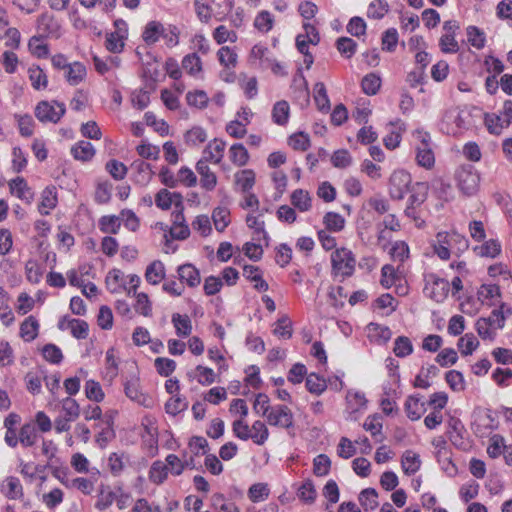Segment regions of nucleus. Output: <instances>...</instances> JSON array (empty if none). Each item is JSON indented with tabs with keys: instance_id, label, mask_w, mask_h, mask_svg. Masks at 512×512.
<instances>
[{
	"instance_id": "1",
	"label": "nucleus",
	"mask_w": 512,
	"mask_h": 512,
	"mask_svg": "<svg viewBox=\"0 0 512 512\" xmlns=\"http://www.w3.org/2000/svg\"><path fill=\"white\" fill-rule=\"evenodd\" d=\"M141 284V278L137 274L126 275L121 269L113 268L105 277L106 289L112 294L125 293L127 296L135 294Z\"/></svg>"
},
{
	"instance_id": "2",
	"label": "nucleus",
	"mask_w": 512,
	"mask_h": 512,
	"mask_svg": "<svg viewBox=\"0 0 512 512\" xmlns=\"http://www.w3.org/2000/svg\"><path fill=\"white\" fill-rule=\"evenodd\" d=\"M412 143L417 164L425 169H431L435 164V154L430 133L422 128L414 130Z\"/></svg>"
},
{
	"instance_id": "3",
	"label": "nucleus",
	"mask_w": 512,
	"mask_h": 512,
	"mask_svg": "<svg viewBox=\"0 0 512 512\" xmlns=\"http://www.w3.org/2000/svg\"><path fill=\"white\" fill-rule=\"evenodd\" d=\"M232 430L235 437L240 440H252L256 445H264L269 438V430L266 424L261 420H256L250 427L243 419H236L232 424Z\"/></svg>"
},
{
	"instance_id": "4",
	"label": "nucleus",
	"mask_w": 512,
	"mask_h": 512,
	"mask_svg": "<svg viewBox=\"0 0 512 512\" xmlns=\"http://www.w3.org/2000/svg\"><path fill=\"white\" fill-rule=\"evenodd\" d=\"M332 276L343 281L354 274L356 259L353 252L345 247L335 249L331 254Z\"/></svg>"
},
{
	"instance_id": "5",
	"label": "nucleus",
	"mask_w": 512,
	"mask_h": 512,
	"mask_svg": "<svg viewBox=\"0 0 512 512\" xmlns=\"http://www.w3.org/2000/svg\"><path fill=\"white\" fill-rule=\"evenodd\" d=\"M459 30L460 25L456 20H447L443 23L438 43L442 53L456 54L460 50V45L456 39Z\"/></svg>"
},
{
	"instance_id": "6",
	"label": "nucleus",
	"mask_w": 512,
	"mask_h": 512,
	"mask_svg": "<svg viewBox=\"0 0 512 512\" xmlns=\"http://www.w3.org/2000/svg\"><path fill=\"white\" fill-rule=\"evenodd\" d=\"M456 180L460 190L466 195L476 193L480 183V174L471 164L461 165L456 171Z\"/></svg>"
},
{
	"instance_id": "7",
	"label": "nucleus",
	"mask_w": 512,
	"mask_h": 512,
	"mask_svg": "<svg viewBox=\"0 0 512 512\" xmlns=\"http://www.w3.org/2000/svg\"><path fill=\"white\" fill-rule=\"evenodd\" d=\"M450 283L434 273L425 276L424 293L437 303H442L449 295Z\"/></svg>"
},
{
	"instance_id": "8",
	"label": "nucleus",
	"mask_w": 512,
	"mask_h": 512,
	"mask_svg": "<svg viewBox=\"0 0 512 512\" xmlns=\"http://www.w3.org/2000/svg\"><path fill=\"white\" fill-rule=\"evenodd\" d=\"M115 30L107 33L105 38V48L114 54L121 53L128 38V24L123 19L114 21Z\"/></svg>"
},
{
	"instance_id": "9",
	"label": "nucleus",
	"mask_w": 512,
	"mask_h": 512,
	"mask_svg": "<svg viewBox=\"0 0 512 512\" xmlns=\"http://www.w3.org/2000/svg\"><path fill=\"white\" fill-rule=\"evenodd\" d=\"M65 112V104L58 101H41L35 108V116L43 123H57Z\"/></svg>"
},
{
	"instance_id": "10",
	"label": "nucleus",
	"mask_w": 512,
	"mask_h": 512,
	"mask_svg": "<svg viewBox=\"0 0 512 512\" xmlns=\"http://www.w3.org/2000/svg\"><path fill=\"white\" fill-rule=\"evenodd\" d=\"M443 125H446L448 134L457 135L463 130L469 129L470 114L457 108L448 110L443 117Z\"/></svg>"
},
{
	"instance_id": "11",
	"label": "nucleus",
	"mask_w": 512,
	"mask_h": 512,
	"mask_svg": "<svg viewBox=\"0 0 512 512\" xmlns=\"http://www.w3.org/2000/svg\"><path fill=\"white\" fill-rule=\"evenodd\" d=\"M412 182L411 175L404 169L395 170L389 180V194L391 198L401 200L404 198Z\"/></svg>"
},
{
	"instance_id": "12",
	"label": "nucleus",
	"mask_w": 512,
	"mask_h": 512,
	"mask_svg": "<svg viewBox=\"0 0 512 512\" xmlns=\"http://www.w3.org/2000/svg\"><path fill=\"white\" fill-rule=\"evenodd\" d=\"M345 401V413L347 414V419L352 421L357 420L360 414L363 413L367 408L368 401L366 396L359 390H348L346 393Z\"/></svg>"
},
{
	"instance_id": "13",
	"label": "nucleus",
	"mask_w": 512,
	"mask_h": 512,
	"mask_svg": "<svg viewBox=\"0 0 512 512\" xmlns=\"http://www.w3.org/2000/svg\"><path fill=\"white\" fill-rule=\"evenodd\" d=\"M266 420L269 425L283 429H289L294 424V417L291 409L286 405L281 404L272 406Z\"/></svg>"
},
{
	"instance_id": "14",
	"label": "nucleus",
	"mask_w": 512,
	"mask_h": 512,
	"mask_svg": "<svg viewBox=\"0 0 512 512\" xmlns=\"http://www.w3.org/2000/svg\"><path fill=\"white\" fill-rule=\"evenodd\" d=\"M435 240L446 246L455 255L464 252L469 246L467 238L456 231L438 232Z\"/></svg>"
},
{
	"instance_id": "15",
	"label": "nucleus",
	"mask_w": 512,
	"mask_h": 512,
	"mask_svg": "<svg viewBox=\"0 0 512 512\" xmlns=\"http://www.w3.org/2000/svg\"><path fill=\"white\" fill-rule=\"evenodd\" d=\"M37 29L44 37L58 39L63 34L61 23L49 13H44L38 18Z\"/></svg>"
},
{
	"instance_id": "16",
	"label": "nucleus",
	"mask_w": 512,
	"mask_h": 512,
	"mask_svg": "<svg viewBox=\"0 0 512 512\" xmlns=\"http://www.w3.org/2000/svg\"><path fill=\"white\" fill-rule=\"evenodd\" d=\"M226 149V142L222 139L215 138L208 142L202 151V157L199 161H204V164L213 163L219 164Z\"/></svg>"
},
{
	"instance_id": "17",
	"label": "nucleus",
	"mask_w": 512,
	"mask_h": 512,
	"mask_svg": "<svg viewBox=\"0 0 512 512\" xmlns=\"http://www.w3.org/2000/svg\"><path fill=\"white\" fill-rule=\"evenodd\" d=\"M124 386V393L131 401L144 406L149 407V398L147 395L142 391L140 386V380L136 376H132L128 379H126L123 383Z\"/></svg>"
},
{
	"instance_id": "18",
	"label": "nucleus",
	"mask_w": 512,
	"mask_h": 512,
	"mask_svg": "<svg viewBox=\"0 0 512 512\" xmlns=\"http://www.w3.org/2000/svg\"><path fill=\"white\" fill-rule=\"evenodd\" d=\"M177 276L181 284L195 288L201 283L199 270L191 263H185L177 267Z\"/></svg>"
},
{
	"instance_id": "19",
	"label": "nucleus",
	"mask_w": 512,
	"mask_h": 512,
	"mask_svg": "<svg viewBox=\"0 0 512 512\" xmlns=\"http://www.w3.org/2000/svg\"><path fill=\"white\" fill-rule=\"evenodd\" d=\"M165 463L168 466L169 472L174 476L181 475L186 468H195L194 457L191 456L187 458L186 452L183 454V459L179 458L175 454H168L165 458Z\"/></svg>"
},
{
	"instance_id": "20",
	"label": "nucleus",
	"mask_w": 512,
	"mask_h": 512,
	"mask_svg": "<svg viewBox=\"0 0 512 512\" xmlns=\"http://www.w3.org/2000/svg\"><path fill=\"white\" fill-rule=\"evenodd\" d=\"M388 126L389 131L383 138V142L387 149L394 150L402 141V134L406 130V125L402 120L396 119L395 121H391Z\"/></svg>"
},
{
	"instance_id": "21",
	"label": "nucleus",
	"mask_w": 512,
	"mask_h": 512,
	"mask_svg": "<svg viewBox=\"0 0 512 512\" xmlns=\"http://www.w3.org/2000/svg\"><path fill=\"white\" fill-rule=\"evenodd\" d=\"M164 32L165 25L160 21L152 20L144 26L141 37L147 45L152 46L162 39Z\"/></svg>"
},
{
	"instance_id": "22",
	"label": "nucleus",
	"mask_w": 512,
	"mask_h": 512,
	"mask_svg": "<svg viewBox=\"0 0 512 512\" xmlns=\"http://www.w3.org/2000/svg\"><path fill=\"white\" fill-rule=\"evenodd\" d=\"M500 288L495 284H483L477 292V299L481 305L495 306L500 303Z\"/></svg>"
},
{
	"instance_id": "23",
	"label": "nucleus",
	"mask_w": 512,
	"mask_h": 512,
	"mask_svg": "<svg viewBox=\"0 0 512 512\" xmlns=\"http://www.w3.org/2000/svg\"><path fill=\"white\" fill-rule=\"evenodd\" d=\"M1 493L10 500H19L24 496L23 486L17 477H6L0 486Z\"/></svg>"
},
{
	"instance_id": "24",
	"label": "nucleus",
	"mask_w": 512,
	"mask_h": 512,
	"mask_svg": "<svg viewBox=\"0 0 512 512\" xmlns=\"http://www.w3.org/2000/svg\"><path fill=\"white\" fill-rule=\"evenodd\" d=\"M131 170L134 182L141 186H146L153 176L151 165L142 160L133 161Z\"/></svg>"
},
{
	"instance_id": "25",
	"label": "nucleus",
	"mask_w": 512,
	"mask_h": 512,
	"mask_svg": "<svg viewBox=\"0 0 512 512\" xmlns=\"http://www.w3.org/2000/svg\"><path fill=\"white\" fill-rule=\"evenodd\" d=\"M144 277L147 283L156 286L166 277L165 265L160 260L152 261L145 269Z\"/></svg>"
},
{
	"instance_id": "26",
	"label": "nucleus",
	"mask_w": 512,
	"mask_h": 512,
	"mask_svg": "<svg viewBox=\"0 0 512 512\" xmlns=\"http://www.w3.org/2000/svg\"><path fill=\"white\" fill-rule=\"evenodd\" d=\"M404 408L407 417L411 421L419 420L425 413V404L419 394L408 396Z\"/></svg>"
},
{
	"instance_id": "27",
	"label": "nucleus",
	"mask_w": 512,
	"mask_h": 512,
	"mask_svg": "<svg viewBox=\"0 0 512 512\" xmlns=\"http://www.w3.org/2000/svg\"><path fill=\"white\" fill-rule=\"evenodd\" d=\"M196 171L200 176V186L206 191H212L217 186V176L204 161H198Z\"/></svg>"
},
{
	"instance_id": "28",
	"label": "nucleus",
	"mask_w": 512,
	"mask_h": 512,
	"mask_svg": "<svg viewBox=\"0 0 512 512\" xmlns=\"http://www.w3.org/2000/svg\"><path fill=\"white\" fill-rule=\"evenodd\" d=\"M155 204L161 210H168L175 205L180 207L182 205V196L176 192H170L167 189H161L155 197Z\"/></svg>"
},
{
	"instance_id": "29",
	"label": "nucleus",
	"mask_w": 512,
	"mask_h": 512,
	"mask_svg": "<svg viewBox=\"0 0 512 512\" xmlns=\"http://www.w3.org/2000/svg\"><path fill=\"white\" fill-rule=\"evenodd\" d=\"M484 124L488 132L493 135H500L504 129L510 126L500 112L486 113L484 115Z\"/></svg>"
},
{
	"instance_id": "30",
	"label": "nucleus",
	"mask_w": 512,
	"mask_h": 512,
	"mask_svg": "<svg viewBox=\"0 0 512 512\" xmlns=\"http://www.w3.org/2000/svg\"><path fill=\"white\" fill-rule=\"evenodd\" d=\"M291 205L301 213L312 209L313 199L310 193L304 189H296L290 196Z\"/></svg>"
},
{
	"instance_id": "31",
	"label": "nucleus",
	"mask_w": 512,
	"mask_h": 512,
	"mask_svg": "<svg viewBox=\"0 0 512 512\" xmlns=\"http://www.w3.org/2000/svg\"><path fill=\"white\" fill-rule=\"evenodd\" d=\"M421 458L418 453L413 450H406L401 457V468L403 472L410 476L417 473L421 468Z\"/></svg>"
},
{
	"instance_id": "32",
	"label": "nucleus",
	"mask_w": 512,
	"mask_h": 512,
	"mask_svg": "<svg viewBox=\"0 0 512 512\" xmlns=\"http://www.w3.org/2000/svg\"><path fill=\"white\" fill-rule=\"evenodd\" d=\"M94 146L85 140L78 141L71 147V154L75 160L88 162L95 156Z\"/></svg>"
},
{
	"instance_id": "33",
	"label": "nucleus",
	"mask_w": 512,
	"mask_h": 512,
	"mask_svg": "<svg viewBox=\"0 0 512 512\" xmlns=\"http://www.w3.org/2000/svg\"><path fill=\"white\" fill-rule=\"evenodd\" d=\"M256 175L251 169H243L235 174V185L242 193L251 192L255 185Z\"/></svg>"
},
{
	"instance_id": "34",
	"label": "nucleus",
	"mask_w": 512,
	"mask_h": 512,
	"mask_svg": "<svg viewBox=\"0 0 512 512\" xmlns=\"http://www.w3.org/2000/svg\"><path fill=\"white\" fill-rule=\"evenodd\" d=\"M28 77L33 89L42 91L48 87V76L46 72L38 65H31L28 68Z\"/></svg>"
},
{
	"instance_id": "35",
	"label": "nucleus",
	"mask_w": 512,
	"mask_h": 512,
	"mask_svg": "<svg viewBox=\"0 0 512 512\" xmlns=\"http://www.w3.org/2000/svg\"><path fill=\"white\" fill-rule=\"evenodd\" d=\"M58 198L55 188H46L41 194V201L38 205V211L42 215H49L57 206Z\"/></svg>"
},
{
	"instance_id": "36",
	"label": "nucleus",
	"mask_w": 512,
	"mask_h": 512,
	"mask_svg": "<svg viewBox=\"0 0 512 512\" xmlns=\"http://www.w3.org/2000/svg\"><path fill=\"white\" fill-rule=\"evenodd\" d=\"M367 330L370 340L378 344H384L388 342L392 336V332L387 326L377 323H370L367 326Z\"/></svg>"
},
{
	"instance_id": "37",
	"label": "nucleus",
	"mask_w": 512,
	"mask_h": 512,
	"mask_svg": "<svg viewBox=\"0 0 512 512\" xmlns=\"http://www.w3.org/2000/svg\"><path fill=\"white\" fill-rule=\"evenodd\" d=\"M243 275L246 279L254 282V288L256 290L263 292L269 289L268 283L262 278L261 272L257 266L245 265Z\"/></svg>"
},
{
	"instance_id": "38",
	"label": "nucleus",
	"mask_w": 512,
	"mask_h": 512,
	"mask_svg": "<svg viewBox=\"0 0 512 512\" xmlns=\"http://www.w3.org/2000/svg\"><path fill=\"white\" fill-rule=\"evenodd\" d=\"M39 322L34 316L27 317L20 325V336L26 342L33 341L39 333Z\"/></svg>"
},
{
	"instance_id": "39",
	"label": "nucleus",
	"mask_w": 512,
	"mask_h": 512,
	"mask_svg": "<svg viewBox=\"0 0 512 512\" xmlns=\"http://www.w3.org/2000/svg\"><path fill=\"white\" fill-rule=\"evenodd\" d=\"M290 117V105L287 101H277L272 108V120L279 126H286Z\"/></svg>"
},
{
	"instance_id": "40",
	"label": "nucleus",
	"mask_w": 512,
	"mask_h": 512,
	"mask_svg": "<svg viewBox=\"0 0 512 512\" xmlns=\"http://www.w3.org/2000/svg\"><path fill=\"white\" fill-rule=\"evenodd\" d=\"M171 321L178 337L185 338L191 334L192 323L188 315L174 313L172 315Z\"/></svg>"
},
{
	"instance_id": "41",
	"label": "nucleus",
	"mask_w": 512,
	"mask_h": 512,
	"mask_svg": "<svg viewBox=\"0 0 512 512\" xmlns=\"http://www.w3.org/2000/svg\"><path fill=\"white\" fill-rule=\"evenodd\" d=\"M512 314V308L508 305L501 303L499 308L494 309L491 315L486 319L494 327L495 330L502 329L505 325V320Z\"/></svg>"
},
{
	"instance_id": "42",
	"label": "nucleus",
	"mask_w": 512,
	"mask_h": 512,
	"mask_svg": "<svg viewBox=\"0 0 512 512\" xmlns=\"http://www.w3.org/2000/svg\"><path fill=\"white\" fill-rule=\"evenodd\" d=\"M313 92V98L318 110L323 113H328L331 108V105L324 83L317 82L314 85Z\"/></svg>"
},
{
	"instance_id": "43",
	"label": "nucleus",
	"mask_w": 512,
	"mask_h": 512,
	"mask_svg": "<svg viewBox=\"0 0 512 512\" xmlns=\"http://www.w3.org/2000/svg\"><path fill=\"white\" fill-rule=\"evenodd\" d=\"M466 36L468 43L475 49L481 50L485 47L487 38L486 33L481 28L469 25L466 28Z\"/></svg>"
},
{
	"instance_id": "44",
	"label": "nucleus",
	"mask_w": 512,
	"mask_h": 512,
	"mask_svg": "<svg viewBox=\"0 0 512 512\" xmlns=\"http://www.w3.org/2000/svg\"><path fill=\"white\" fill-rule=\"evenodd\" d=\"M451 269H454L457 273L451 281V291L453 295H456L463 288V278L468 274L466 263L464 261L452 262L450 264Z\"/></svg>"
},
{
	"instance_id": "45",
	"label": "nucleus",
	"mask_w": 512,
	"mask_h": 512,
	"mask_svg": "<svg viewBox=\"0 0 512 512\" xmlns=\"http://www.w3.org/2000/svg\"><path fill=\"white\" fill-rule=\"evenodd\" d=\"M181 64L182 68L193 77H198L203 69L202 60L196 52L185 55Z\"/></svg>"
},
{
	"instance_id": "46",
	"label": "nucleus",
	"mask_w": 512,
	"mask_h": 512,
	"mask_svg": "<svg viewBox=\"0 0 512 512\" xmlns=\"http://www.w3.org/2000/svg\"><path fill=\"white\" fill-rule=\"evenodd\" d=\"M10 191L13 195L21 200L29 202L32 199V192L29 189L27 182L22 177H16L9 183Z\"/></svg>"
},
{
	"instance_id": "47",
	"label": "nucleus",
	"mask_w": 512,
	"mask_h": 512,
	"mask_svg": "<svg viewBox=\"0 0 512 512\" xmlns=\"http://www.w3.org/2000/svg\"><path fill=\"white\" fill-rule=\"evenodd\" d=\"M86 67L80 62L70 63L66 69L65 78L70 85H78L86 76Z\"/></svg>"
},
{
	"instance_id": "48",
	"label": "nucleus",
	"mask_w": 512,
	"mask_h": 512,
	"mask_svg": "<svg viewBox=\"0 0 512 512\" xmlns=\"http://www.w3.org/2000/svg\"><path fill=\"white\" fill-rule=\"evenodd\" d=\"M211 217H212L215 229L218 232H223L231 222L230 211L228 208L223 207V206H218V207L214 208L212 211Z\"/></svg>"
},
{
	"instance_id": "49",
	"label": "nucleus",
	"mask_w": 512,
	"mask_h": 512,
	"mask_svg": "<svg viewBox=\"0 0 512 512\" xmlns=\"http://www.w3.org/2000/svg\"><path fill=\"white\" fill-rule=\"evenodd\" d=\"M130 297L135 298L134 309L137 313L144 317H150L152 315V303L147 293L135 290V294Z\"/></svg>"
},
{
	"instance_id": "50",
	"label": "nucleus",
	"mask_w": 512,
	"mask_h": 512,
	"mask_svg": "<svg viewBox=\"0 0 512 512\" xmlns=\"http://www.w3.org/2000/svg\"><path fill=\"white\" fill-rule=\"evenodd\" d=\"M229 159L236 166H245L249 161V153L241 143H235L229 148Z\"/></svg>"
},
{
	"instance_id": "51",
	"label": "nucleus",
	"mask_w": 512,
	"mask_h": 512,
	"mask_svg": "<svg viewBox=\"0 0 512 512\" xmlns=\"http://www.w3.org/2000/svg\"><path fill=\"white\" fill-rule=\"evenodd\" d=\"M217 57L220 64L227 70L234 69L237 65V53L229 46H222L217 52Z\"/></svg>"
},
{
	"instance_id": "52",
	"label": "nucleus",
	"mask_w": 512,
	"mask_h": 512,
	"mask_svg": "<svg viewBox=\"0 0 512 512\" xmlns=\"http://www.w3.org/2000/svg\"><path fill=\"white\" fill-rule=\"evenodd\" d=\"M207 138V131L201 126H193L184 135L185 143L193 147L206 142Z\"/></svg>"
},
{
	"instance_id": "53",
	"label": "nucleus",
	"mask_w": 512,
	"mask_h": 512,
	"mask_svg": "<svg viewBox=\"0 0 512 512\" xmlns=\"http://www.w3.org/2000/svg\"><path fill=\"white\" fill-rule=\"evenodd\" d=\"M168 466L162 461H155L149 470V480L154 484H162L169 474Z\"/></svg>"
},
{
	"instance_id": "54",
	"label": "nucleus",
	"mask_w": 512,
	"mask_h": 512,
	"mask_svg": "<svg viewBox=\"0 0 512 512\" xmlns=\"http://www.w3.org/2000/svg\"><path fill=\"white\" fill-rule=\"evenodd\" d=\"M428 186L425 183L417 182L411 188L408 204L420 207L427 199Z\"/></svg>"
},
{
	"instance_id": "55",
	"label": "nucleus",
	"mask_w": 512,
	"mask_h": 512,
	"mask_svg": "<svg viewBox=\"0 0 512 512\" xmlns=\"http://www.w3.org/2000/svg\"><path fill=\"white\" fill-rule=\"evenodd\" d=\"M42 35L33 36L28 42V49L30 53L37 58H46L49 55V46L43 40Z\"/></svg>"
},
{
	"instance_id": "56",
	"label": "nucleus",
	"mask_w": 512,
	"mask_h": 512,
	"mask_svg": "<svg viewBox=\"0 0 512 512\" xmlns=\"http://www.w3.org/2000/svg\"><path fill=\"white\" fill-rule=\"evenodd\" d=\"M438 368L435 365H428L422 367L419 374L416 376L414 386L417 388L427 389L431 386L430 378L436 376Z\"/></svg>"
},
{
	"instance_id": "57",
	"label": "nucleus",
	"mask_w": 512,
	"mask_h": 512,
	"mask_svg": "<svg viewBox=\"0 0 512 512\" xmlns=\"http://www.w3.org/2000/svg\"><path fill=\"white\" fill-rule=\"evenodd\" d=\"M99 229L106 234H117L121 227V219L116 215H105L99 219Z\"/></svg>"
},
{
	"instance_id": "58",
	"label": "nucleus",
	"mask_w": 512,
	"mask_h": 512,
	"mask_svg": "<svg viewBox=\"0 0 512 512\" xmlns=\"http://www.w3.org/2000/svg\"><path fill=\"white\" fill-rule=\"evenodd\" d=\"M188 407V402L185 397L173 395L165 404V411L169 415L176 416L177 414L185 411Z\"/></svg>"
},
{
	"instance_id": "59",
	"label": "nucleus",
	"mask_w": 512,
	"mask_h": 512,
	"mask_svg": "<svg viewBox=\"0 0 512 512\" xmlns=\"http://www.w3.org/2000/svg\"><path fill=\"white\" fill-rule=\"evenodd\" d=\"M84 390L86 397L91 401L99 403L102 402L105 398V393L102 389V386L95 380H87Z\"/></svg>"
},
{
	"instance_id": "60",
	"label": "nucleus",
	"mask_w": 512,
	"mask_h": 512,
	"mask_svg": "<svg viewBox=\"0 0 512 512\" xmlns=\"http://www.w3.org/2000/svg\"><path fill=\"white\" fill-rule=\"evenodd\" d=\"M61 410L64 417L75 421L80 415V406L72 397H66L61 400Z\"/></svg>"
},
{
	"instance_id": "61",
	"label": "nucleus",
	"mask_w": 512,
	"mask_h": 512,
	"mask_svg": "<svg viewBox=\"0 0 512 512\" xmlns=\"http://www.w3.org/2000/svg\"><path fill=\"white\" fill-rule=\"evenodd\" d=\"M274 25L273 15L266 10L259 12L254 20V27L262 33H268Z\"/></svg>"
},
{
	"instance_id": "62",
	"label": "nucleus",
	"mask_w": 512,
	"mask_h": 512,
	"mask_svg": "<svg viewBox=\"0 0 512 512\" xmlns=\"http://www.w3.org/2000/svg\"><path fill=\"white\" fill-rule=\"evenodd\" d=\"M458 349L462 355H471L479 346V341L472 333H467L458 340Z\"/></svg>"
},
{
	"instance_id": "63",
	"label": "nucleus",
	"mask_w": 512,
	"mask_h": 512,
	"mask_svg": "<svg viewBox=\"0 0 512 512\" xmlns=\"http://www.w3.org/2000/svg\"><path fill=\"white\" fill-rule=\"evenodd\" d=\"M362 90L367 95H375L381 87V78L376 73H369L364 76L361 82Z\"/></svg>"
},
{
	"instance_id": "64",
	"label": "nucleus",
	"mask_w": 512,
	"mask_h": 512,
	"mask_svg": "<svg viewBox=\"0 0 512 512\" xmlns=\"http://www.w3.org/2000/svg\"><path fill=\"white\" fill-rule=\"evenodd\" d=\"M42 268L37 260L29 259L25 263V276L27 281L32 284H38L42 279Z\"/></svg>"
}]
</instances>
